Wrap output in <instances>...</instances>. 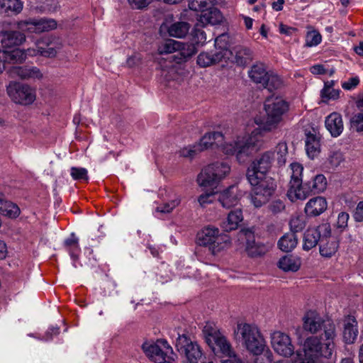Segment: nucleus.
<instances>
[{
	"instance_id": "nucleus-1",
	"label": "nucleus",
	"mask_w": 363,
	"mask_h": 363,
	"mask_svg": "<svg viewBox=\"0 0 363 363\" xmlns=\"http://www.w3.org/2000/svg\"><path fill=\"white\" fill-rule=\"evenodd\" d=\"M264 111L266 118L264 121L255 119L259 128L254 129L250 134L238 135L233 141L223 145L225 155H235L240 163L245 162L262 147V131H272L282 121L283 116L289 111V104L281 97H269L264 103Z\"/></svg>"
},
{
	"instance_id": "nucleus-2",
	"label": "nucleus",
	"mask_w": 363,
	"mask_h": 363,
	"mask_svg": "<svg viewBox=\"0 0 363 363\" xmlns=\"http://www.w3.org/2000/svg\"><path fill=\"white\" fill-rule=\"evenodd\" d=\"M274 160V152L265 151L257 157L247 169V178L252 186L251 203L256 208L267 203L276 189L274 180L267 175Z\"/></svg>"
},
{
	"instance_id": "nucleus-3",
	"label": "nucleus",
	"mask_w": 363,
	"mask_h": 363,
	"mask_svg": "<svg viewBox=\"0 0 363 363\" xmlns=\"http://www.w3.org/2000/svg\"><path fill=\"white\" fill-rule=\"evenodd\" d=\"M336 337L335 326L326 325L321 335H312L304 340L303 351H296L293 363H316L320 357L331 358L336 346Z\"/></svg>"
},
{
	"instance_id": "nucleus-4",
	"label": "nucleus",
	"mask_w": 363,
	"mask_h": 363,
	"mask_svg": "<svg viewBox=\"0 0 363 363\" xmlns=\"http://www.w3.org/2000/svg\"><path fill=\"white\" fill-rule=\"evenodd\" d=\"M57 22L52 18H42L40 19L29 18L16 23L17 30L0 32V43L3 50L15 48L26 41V35L23 32L40 34L48 32L57 28Z\"/></svg>"
},
{
	"instance_id": "nucleus-5",
	"label": "nucleus",
	"mask_w": 363,
	"mask_h": 363,
	"mask_svg": "<svg viewBox=\"0 0 363 363\" xmlns=\"http://www.w3.org/2000/svg\"><path fill=\"white\" fill-rule=\"evenodd\" d=\"M235 339L242 342L246 349L255 355L264 352L265 340L258 328L249 323H238L234 330Z\"/></svg>"
},
{
	"instance_id": "nucleus-6",
	"label": "nucleus",
	"mask_w": 363,
	"mask_h": 363,
	"mask_svg": "<svg viewBox=\"0 0 363 363\" xmlns=\"http://www.w3.org/2000/svg\"><path fill=\"white\" fill-rule=\"evenodd\" d=\"M230 172V167L228 162H216L202 169L198 175L197 182L200 186L213 190Z\"/></svg>"
},
{
	"instance_id": "nucleus-7",
	"label": "nucleus",
	"mask_w": 363,
	"mask_h": 363,
	"mask_svg": "<svg viewBox=\"0 0 363 363\" xmlns=\"http://www.w3.org/2000/svg\"><path fill=\"white\" fill-rule=\"evenodd\" d=\"M248 77L255 84L269 91L280 89L283 85L281 77L262 62H256L248 71Z\"/></svg>"
},
{
	"instance_id": "nucleus-8",
	"label": "nucleus",
	"mask_w": 363,
	"mask_h": 363,
	"mask_svg": "<svg viewBox=\"0 0 363 363\" xmlns=\"http://www.w3.org/2000/svg\"><path fill=\"white\" fill-rule=\"evenodd\" d=\"M203 334L206 343L215 353L220 352L226 357L235 353L225 336L212 323L206 324Z\"/></svg>"
},
{
	"instance_id": "nucleus-9",
	"label": "nucleus",
	"mask_w": 363,
	"mask_h": 363,
	"mask_svg": "<svg viewBox=\"0 0 363 363\" xmlns=\"http://www.w3.org/2000/svg\"><path fill=\"white\" fill-rule=\"evenodd\" d=\"M199 243L208 246L211 253L216 255L228 245L229 239L226 235L220 234L218 228L208 226L199 234Z\"/></svg>"
},
{
	"instance_id": "nucleus-10",
	"label": "nucleus",
	"mask_w": 363,
	"mask_h": 363,
	"mask_svg": "<svg viewBox=\"0 0 363 363\" xmlns=\"http://www.w3.org/2000/svg\"><path fill=\"white\" fill-rule=\"evenodd\" d=\"M291 179L287 196L291 201L306 199V191H304L302 174L303 167L298 163L293 162L289 166Z\"/></svg>"
},
{
	"instance_id": "nucleus-11",
	"label": "nucleus",
	"mask_w": 363,
	"mask_h": 363,
	"mask_svg": "<svg viewBox=\"0 0 363 363\" xmlns=\"http://www.w3.org/2000/svg\"><path fill=\"white\" fill-rule=\"evenodd\" d=\"M175 347L177 350L184 355L189 363H199L202 357V352L200 346L186 335H179L176 340Z\"/></svg>"
},
{
	"instance_id": "nucleus-12",
	"label": "nucleus",
	"mask_w": 363,
	"mask_h": 363,
	"mask_svg": "<svg viewBox=\"0 0 363 363\" xmlns=\"http://www.w3.org/2000/svg\"><path fill=\"white\" fill-rule=\"evenodd\" d=\"M142 349L146 356L155 363H163L166 360L167 354L172 352V347L165 340L161 339L155 342H145Z\"/></svg>"
},
{
	"instance_id": "nucleus-13",
	"label": "nucleus",
	"mask_w": 363,
	"mask_h": 363,
	"mask_svg": "<svg viewBox=\"0 0 363 363\" xmlns=\"http://www.w3.org/2000/svg\"><path fill=\"white\" fill-rule=\"evenodd\" d=\"M6 90L12 101L17 104L28 105L35 99V91L28 85L11 82Z\"/></svg>"
},
{
	"instance_id": "nucleus-14",
	"label": "nucleus",
	"mask_w": 363,
	"mask_h": 363,
	"mask_svg": "<svg viewBox=\"0 0 363 363\" xmlns=\"http://www.w3.org/2000/svg\"><path fill=\"white\" fill-rule=\"evenodd\" d=\"M271 344L274 351L284 357H291L295 347L290 336L281 331H275L271 335Z\"/></svg>"
},
{
	"instance_id": "nucleus-15",
	"label": "nucleus",
	"mask_w": 363,
	"mask_h": 363,
	"mask_svg": "<svg viewBox=\"0 0 363 363\" xmlns=\"http://www.w3.org/2000/svg\"><path fill=\"white\" fill-rule=\"evenodd\" d=\"M302 321L303 330L313 335L321 330L325 333L326 325L329 324L335 326L331 320H325L317 311L313 310L304 314Z\"/></svg>"
},
{
	"instance_id": "nucleus-16",
	"label": "nucleus",
	"mask_w": 363,
	"mask_h": 363,
	"mask_svg": "<svg viewBox=\"0 0 363 363\" xmlns=\"http://www.w3.org/2000/svg\"><path fill=\"white\" fill-rule=\"evenodd\" d=\"M331 234V228L329 223H325L316 228H308L304 233L303 248L309 250L315 247L318 241L320 242L322 237Z\"/></svg>"
},
{
	"instance_id": "nucleus-17",
	"label": "nucleus",
	"mask_w": 363,
	"mask_h": 363,
	"mask_svg": "<svg viewBox=\"0 0 363 363\" xmlns=\"http://www.w3.org/2000/svg\"><path fill=\"white\" fill-rule=\"evenodd\" d=\"M35 45V49H28L29 55L35 56L40 55L46 57H53L62 48L60 43L51 41L50 38H43L38 40Z\"/></svg>"
},
{
	"instance_id": "nucleus-18",
	"label": "nucleus",
	"mask_w": 363,
	"mask_h": 363,
	"mask_svg": "<svg viewBox=\"0 0 363 363\" xmlns=\"http://www.w3.org/2000/svg\"><path fill=\"white\" fill-rule=\"evenodd\" d=\"M231 52L228 49L218 50L215 53L201 52L197 57V64L201 67H207L217 64L223 60L225 62L229 60V55Z\"/></svg>"
},
{
	"instance_id": "nucleus-19",
	"label": "nucleus",
	"mask_w": 363,
	"mask_h": 363,
	"mask_svg": "<svg viewBox=\"0 0 363 363\" xmlns=\"http://www.w3.org/2000/svg\"><path fill=\"white\" fill-rule=\"evenodd\" d=\"M9 73L11 77H18L23 80L40 79L43 77V74L36 67H13L9 70Z\"/></svg>"
},
{
	"instance_id": "nucleus-20",
	"label": "nucleus",
	"mask_w": 363,
	"mask_h": 363,
	"mask_svg": "<svg viewBox=\"0 0 363 363\" xmlns=\"http://www.w3.org/2000/svg\"><path fill=\"white\" fill-rule=\"evenodd\" d=\"M245 235L247 240L245 250L250 257H261L269 251V247L268 245L255 241V236L251 232L246 231Z\"/></svg>"
},
{
	"instance_id": "nucleus-21",
	"label": "nucleus",
	"mask_w": 363,
	"mask_h": 363,
	"mask_svg": "<svg viewBox=\"0 0 363 363\" xmlns=\"http://www.w3.org/2000/svg\"><path fill=\"white\" fill-rule=\"evenodd\" d=\"M306 150L312 159L318 155L320 151V135L314 128L306 130Z\"/></svg>"
},
{
	"instance_id": "nucleus-22",
	"label": "nucleus",
	"mask_w": 363,
	"mask_h": 363,
	"mask_svg": "<svg viewBox=\"0 0 363 363\" xmlns=\"http://www.w3.org/2000/svg\"><path fill=\"white\" fill-rule=\"evenodd\" d=\"M222 21V15L220 11L213 7V4L205 8L199 15L197 26L203 27L206 25H216Z\"/></svg>"
},
{
	"instance_id": "nucleus-23",
	"label": "nucleus",
	"mask_w": 363,
	"mask_h": 363,
	"mask_svg": "<svg viewBox=\"0 0 363 363\" xmlns=\"http://www.w3.org/2000/svg\"><path fill=\"white\" fill-rule=\"evenodd\" d=\"M241 196L238 187L233 185L220 194L218 201L223 207L229 208L238 203Z\"/></svg>"
},
{
	"instance_id": "nucleus-24",
	"label": "nucleus",
	"mask_w": 363,
	"mask_h": 363,
	"mask_svg": "<svg viewBox=\"0 0 363 363\" xmlns=\"http://www.w3.org/2000/svg\"><path fill=\"white\" fill-rule=\"evenodd\" d=\"M28 55H29L28 50L24 51L18 48H13L11 50H8L0 48V62L13 64L21 63L26 60Z\"/></svg>"
},
{
	"instance_id": "nucleus-25",
	"label": "nucleus",
	"mask_w": 363,
	"mask_h": 363,
	"mask_svg": "<svg viewBox=\"0 0 363 363\" xmlns=\"http://www.w3.org/2000/svg\"><path fill=\"white\" fill-rule=\"evenodd\" d=\"M229 55V57L234 55V58L232 60L238 66H245L250 63L253 59L252 51L245 46L238 45L235 46Z\"/></svg>"
},
{
	"instance_id": "nucleus-26",
	"label": "nucleus",
	"mask_w": 363,
	"mask_h": 363,
	"mask_svg": "<svg viewBox=\"0 0 363 363\" xmlns=\"http://www.w3.org/2000/svg\"><path fill=\"white\" fill-rule=\"evenodd\" d=\"M320 254L321 256L330 258L335 255L339 248V242L334 236L322 237L320 242Z\"/></svg>"
},
{
	"instance_id": "nucleus-27",
	"label": "nucleus",
	"mask_w": 363,
	"mask_h": 363,
	"mask_svg": "<svg viewBox=\"0 0 363 363\" xmlns=\"http://www.w3.org/2000/svg\"><path fill=\"white\" fill-rule=\"evenodd\" d=\"M325 125L333 137L339 136L344 129L342 116L337 112H333L326 117Z\"/></svg>"
},
{
	"instance_id": "nucleus-28",
	"label": "nucleus",
	"mask_w": 363,
	"mask_h": 363,
	"mask_svg": "<svg viewBox=\"0 0 363 363\" xmlns=\"http://www.w3.org/2000/svg\"><path fill=\"white\" fill-rule=\"evenodd\" d=\"M327 201L322 196L311 199L305 206V212L308 216H317L323 213L327 209Z\"/></svg>"
},
{
	"instance_id": "nucleus-29",
	"label": "nucleus",
	"mask_w": 363,
	"mask_h": 363,
	"mask_svg": "<svg viewBox=\"0 0 363 363\" xmlns=\"http://www.w3.org/2000/svg\"><path fill=\"white\" fill-rule=\"evenodd\" d=\"M357 322L354 317L348 316L344 320L343 340L347 344L353 343L357 337Z\"/></svg>"
},
{
	"instance_id": "nucleus-30",
	"label": "nucleus",
	"mask_w": 363,
	"mask_h": 363,
	"mask_svg": "<svg viewBox=\"0 0 363 363\" xmlns=\"http://www.w3.org/2000/svg\"><path fill=\"white\" fill-rule=\"evenodd\" d=\"M242 220L241 209H235L228 213L227 218L221 223L220 226L224 231H232L238 228Z\"/></svg>"
},
{
	"instance_id": "nucleus-31",
	"label": "nucleus",
	"mask_w": 363,
	"mask_h": 363,
	"mask_svg": "<svg viewBox=\"0 0 363 363\" xmlns=\"http://www.w3.org/2000/svg\"><path fill=\"white\" fill-rule=\"evenodd\" d=\"M326 179L323 174L316 175L312 181L304 183L303 190L306 191V199L311 194H318L326 188Z\"/></svg>"
},
{
	"instance_id": "nucleus-32",
	"label": "nucleus",
	"mask_w": 363,
	"mask_h": 363,
	"mask_svg": "<svg viewBox=\"0 0 363 363\" xmlns=\"http://www.w3.org/2000/svg\"><path fill=\"white\" fill-rule=\"evenodd\" d=\"M223 135L220 132H211L206 133L200 140L199 143L197 145L199 151H203L208 148L213 144L221 143L223 140Z\"/></svg>"
},
{
	"instance_id": "nucleus-33",
	"label": "nucleus",
	"mask_w": 363,
	"mask_h": 363,
	"mask_svg": "<svg viewBox=\"0 0 363 363\" xmlns=\"http://www.w3.org/2000/svg\"><path fill=\"white\" fill-rule=\"evenodd\" d=\"M23 9L20 0H0V13L8 16L18 14Z\"/></svg>"
},
{
	"instance_id": "nucleus-34",
	"label": "nucleus",
	"mask_w": 363,
	"mask_h": 363,
	"mask_svg": "<svg viewBox=\"0 0 363 363\" xmlns=\"http://www.w3.org/2000/svg\"><path fill=\"white\" fill-rule=\"evenodd\" d=\"M278 266L284 272H296L301 267V260L296 257L286 255L279 259Z\"/></svg>"
},
{
	"instance_id": "nucleus-35",
	"label": "nucleus",
	"mask_w": 363,
	"mask_h": 363,
	"mask_svg": "<svg viewBox=\"0 0 363 363\" xmlns=\"http://www.w3.org/2000/svg\"><path fill=\"white\" fill-rule=\"evenodd\" d=\"M298 243V238L294 233L284 235L278 242L279 249L284 252L291 251Z\"/></svg>"
},
{
	"instance_id": "nucleus-36",
	"label": "nucleus",
	"mask_w": 363,
	"mask_h": 363,
	"mask_svg": "<svg viewBox=\"0 0 363 363\" xmlns=\"http://www.w3.org/2000/svg\"><path fill=\"white\" fill-rule=\"evenodd\" d=\"M189 24L186 22L180 21L172 24L168 28V33L174 38H183L189 32Z\"/></svg>"
},
{
	"instance_id": "nucleus-37",
	"label": "nucleus",
	"mask_w": 363,
	"mask_h": 363,
	"mask_svg": "<svg viewBox=\"0 0 363 363\" xmlns=\"http://www.w3.org/2000/svg\"><path fill=\"white\" fill-rule=\"evenodd\" d=\"M333 85V81L325 84V86L321 91V97L323 102L326 103L330 99L335 100L339 98L340 91L334 89Z\"/></svg>"
},
{
	"instance_id": "nucleus-38",
	"label": "nucleus",
	"mask_w": 363,
	"mask_h": 363,
	"mask_svg": "<svg viewBox=\"0 0 363 363\" xmlns=\"http://www.w3.org/2000/svg\"><path fill=\"white\" fill-rule=\"evenodd\" d=\"M273 152H274L277 164L279 166L284 165L286 162V157L288 155V146L286 143L284 142L279 143L274 147Z\"/></svg>"
},
{
	"instance_id": "nucleus-39",
	"label": "nucleus",
	"mask_w": 363,
	"mask_h": 363,
	"mask_svg": "<svg viewBox=\"0 0 363 363\" xmlns=\"http://www.w3.org/2000/svg\"><path fill=\"white\" fill-rule=\"evenodd\" d=\"M65 245L67 250L69 252L70 256L74 259L78 258V254L80 251L79 246V240L74 233L71 236L65 240Z\"/></svg>"
},
{
	"instance_id": "nucleus-40",
	"label": "nucleus",
	"mask_w": 363,
	"mask_h": 363,
	"mask_svg": "<svg viewBox=\"0 0 363 363\" xmlns=\"http://www.w3.org/2000/svg\"><path fill=\"white\" fill-rule=\"evenodd\" d=\"M308 29L306 35V46H316L321 43L322 36L320 33L312 26H308Z\"/></svg>"
},
{
	"instance_id": "nucleus-41",
	"label": "nucleus",
	"mask_w": 363,
	"mask_h": 363,
	"mask_svg": "<svg viewBox=\"0 0 363 363\" xmlns=\"http://www.w3.org/2000/svg\"><path fill=\"white\" fill-rule=\"evenodd\" d=\"M180 46H182L181 42L169 39L159 46L158 52L161 55L173 53L177 51Z\"/></svg>"
},
{
	"instance_id": "nucleus-42",
	"label": "nucleus",
	"mask_w": 363,
	"mask_h": 363,
	"mask_svg": "<svg viewBox=\"0 0 363 363\" xmlns=\"http://www.w3.org/2000/svg\"><path fill=\"white\" fill-rule=\"evenodd\" d=\"M2 207V209H0V214L3 216L14 218L20 214V209L18 206L12 202L6 201Z\"/></svg>"
},
{
	"instance_id": "nucleus-43",
	"label": "nucleus",
	"mask_w": 363,
	"mask_h": 363,
	"mask_svg": "<svg viewBox=\"0 0 363 363\" xmlns=\"http://www.w3.org/2000/svg\"><path fill=\"white\" fill-rule=\"evenodd\" d=\"M343 161V156L340 152L331 153L325 162V166L329 169H334L337 167Z\"/></svg>"
},
{
	"instance_id": "nucleus-44",
	"label": "nucleus",
	"mask_w": 363,
	"mask_h": 363,
	"mask_svg": "<svg viewBox=\"0 0 363 363\" xmlns=\"http://www.w3.org/2000/svg\"><path fill=\"white\" fill-rule=\"evenodd\" d=\"M212 4H213V0H191L189 3V8L192 11L201 13L205 8Z\"/></svg>"
},
{
	"instance_id": "nucleus-45",
	"label": "nucleus",
	"mask_w": 363,
	"mask_h": 363,
	"mask_svg": "<svg viewBox=\"0 0 363 363\" xmlns=\"http://www.w3.org/2000/svg\"><path fill=\"white\" fill-rule=\"evenodd\" d=\"M177 51L181 55V59L186 60L194 55L196 52V49L192 44H186L182 43V46H180Z\"/></svg>"
},
{
	"instance_id": "nucleus-46",
	"label": "nucleus",
	"mask_w": 363,
	"mask_h": 363,
	"mask_svg": "<svg viewBox=\"0 0 363 363\" xmlns=\"http://www.w3.org/2000/svg\"><path fill=\"white\" fill-rule=\"evenodd\" d=\"M291 233H296L302 230L305 227V221L301 216H294L291 218L290 223Z\"/></svg>"
},
{
	"instance_id": "nucleus-47",
	"label": "nucleus",
	"mask_w": 363,
	"mask_h": 363,
	"mask_svg": "<svg viewBox=\"0 0 363 363\" xmlns=\"http://www.w3.org/2000/svg\"><path fill=\"white\" fill-rule=\"evenodd\" d=\"M70 174L74 180H88L87 170L85 168L72 167Z\"/></svg>"
},
{
	"instance_id": "nucleus-48",
	"label": "nucleus",
	"mask_w": 363,
	"mask_h": 363,
	"mask_svg": "<svg viewBox=\"0 0 363 363\" xmlns=\"http://www.w3.org/2000/svg\"><path fill=\"white\" fill-rule=\"evenodd\" d=\"M351 127L357 132H363V113H359L352 116L350 121Z\"/></svg>"
},
{
	"instance_id": "nucleus-49",
	"label": "nucleus",
	"mask_w": 363,
	"mask_h": 363,
	"mask_svg": "<svg viewBox=\"0 0 363 363\" xmlns=\"http://www.w3.org/2000/svg\"><path fill=\"white\" fill-rule=\"evenodd\" d=\"M199 26L196 25L195 28L192 31L193 40L196 44L203 45L206 40V36L204 31L199 28Z\"/></svg>"
},
{
	"instance_id": "nucleus-50",
	"label": "nucleus",
	"mask_w": 363,
	"mask_h": 363,
	"mask_svg": "<svg viewBox=\"0 0 363 363\" xmlns=\"http://www.w3.org/2000/svg\"><path fill=\"white\" fill-rule=\"evenodd\" d=\"M269 209L272 213H279L285 209V203L279 199L273 200L269 205Z\"/></svg>"
},
{
	"instance_id": "nucleus-51",
	"label": "nucleus",
	"mask_w": 363,
	"mask_h": 363,
	"mask_svg": "<svg viewBox=\"0 0 363 363\" xmlns=\"http://www.w3.org/2000/svg\"><path fill=\"white\" fill-rule=\"evenodd\" d=\"M215 192L211 191L201 194L198 197V202L201 207H206V205L211 203L213 201Z\"/></svg>"
},
{
	"instance_id": "nucleus-52",
	"label": "nucleus",
	"mask_w": 363,
	"mask_h": 363,
	"mask_svg": "<svg viewBox=\"0 0 363 363\" xmlns=\"http://www.w3.org/2000/svg\"><path fill=\"white\" fill-rule=\"evenodd\" d=\"M152 1V0H128V4L133 9H143Z\"/></svg>"
},
{
	"instance_id": "nucleus-53",
	"label": "nucleus",
	"mask_w": 363,
	"mask_h": 363,
	"mask_svg": "<svg viewBox=\"0 0 363 363\" xmlns=\"http://www.w3.org/2000/svg\"><path fill=\"white\" fill-rule=\"evenodd\" d=\"M350 216L346 212H341L337 216L336 226L340 229H345L347 226Z\"/></svg>"
},
{
	"instance_id": "nucleus-54",
	"label": "nucleus",
	"mask_w": 363,
	"mask_h": 363,
	"mask_svg": "<svg viewBox=\"0 0 363 363\" xmlns=\"http://www.w3.org/2000/svg\"><path fill=\"white\" fill-rule=\"evenodd\" d=\"M228 38V35L225 34L218 36L215 40L216 48H218L219 50L227 49Z\"/></svg>"
},
{
	"instance_id": "nucleus-55",
	"label": "nucleus",
	"mask_w": 363,
	"mask_h": 363,
	"mask_svg": "<svg viewBox=\"0 0 363 363\" xmlns=\"http://www.w3.org/2000/svg\"><path fill=\"white\" fill-rule=\"evenodd\" d=\"M197 145L194 147H184L180 150V155L184 157H193L199 152Z\"/></svg>"
},
{
	"instance_id": "nucleus-56",
	"label": "nucleus",
	"mask_w": 363,
	"mask_h": 363,
	"mask_svg": "<svg viewBox=\"0 0 363 363\" xmlns=\"http://www.w3.org/2000/svg\"><path fill=\"white\" fill-rule=\"evenodd\" d=\"M359 83L357 77L350 78L347 82L342 83V86L345 90H351L355 88Z\"/></svg>"
},
{
	"instance_id": "nucleus-57",
	"label": "nucleus",
	"mask_w": 363,
	"mask_h": 363,
	"mask_svg": "<svg viewBox=\"0 0 363 363\" xmlns=\"http://www.w3.org/2000/svg\"><path fill=\"white\" fill-rule=\"evenodd\" d=\"M182 201V196L178 194H174L173 198L169 199L167 203L173 211L175 208L180 205Z\"/></svg>"
},
{
	"instance_id": "nucleus-58",
	"label": "nucleus",
	"mask_w": 363,
	"mask_h": 363,
	"mask_svg": "<svg viewBox=\"0 0 363 363\" xmlns=\"http://www.w3.org/2000/svg\"><path fill=\"white\" fill-rule=\"evenodd\" d=\"M354 218L357 221H363V201H360L355 209Z\"/></svg>"
},
{
	"instance_id": "nucleus-59",
	"label": "nucleus",
	"mask_w": 363,
	"mask_h": 363,
	"mask_svg": "<svg viewBox=\"0 0 363 363\" xmlns=\"http://www.w3.org/2000/svg\"><path fill=\"white\" fill-rule=\"evenodd\" d=\"M279 30L281 34H284L286 35H291L294 31L296 30V29L293 27L284 25L283 23H280Z\"/></svg>"
},
{
	"instance_id": "nucleus-60",
	"label": "nucleus",
	"mask_w": 363,
	"mask_h": 363,
	"mask_svg": "<svg viewBox=\"0 0 363 363\" xmlns=\"http://www.w3.org/2000/svg\"><path fill=\"white\" fill-rule=\"evenodd\" d=\"M310 71L313 74H323L326 73L325 69L322 65H315L310 68Z\"/></svg>"
},
{
	"instance_id": "nucleus-61",
	"label": "nucleus",
	"mask_w": 363,
	"mask_h": 363,
	"mask_svg": "<svg viewBox=\"0 0 363 363\" xmlns=\"http://www.w3.org/2000/svg\"><path fill=\"white\" fill-rule=\"evenodd\" d=\"M155 211L161 213H169L172 211V210L169 207V205L165 202L157 206Z\"/></svg>"
},
{
	"instance_id": "nucleus-62",
	"label": "nucleus",
	"mask_w": 363,
	"mask_h": 363,
	"mask_svg": "<svg viewBox=\"0 0 363 363\" xmlns=\"http://www.w3.org/2000/svg\"><path fill=\"white\" fill-rule=\"evenodd\" d=\"M140 61V57L138 55H132L130 57H129L128 59H127V65L129 66V67H133L136 65H138Z\"/></svg>"
},
{
	"instance_id": "nucleus-63",
	"label": "nucleus",
	"mask_w": 363,
	"mask_h": 363,
	"mask_svg": "<svg viewBox=\"0 0 363 363\" xmlns=\"http://www.w3.org/2000/svg\"><path fill=\"white\" fill-rule=\"evenodd\" d=\"M222 363H245L235 353L228 356V359L223 360Z\"/></svg>"
},
{
	"instance_id": "nucleus-64",
	"label": "nucleus",
	"mask_w": 363,
	"mask_h": 363,
	"mask_svg": "<svg viewBox=\"0 0 363 363\" xmlns=\"http://www.w3.org/2000/svg\"><path fill=\"white\" fill-rule=\"evenodd\" d=\"M285 3L284 0H277L272 4V9L276 11H280L283 9V6Z\"/></svg>"
}]
</instances>
